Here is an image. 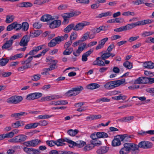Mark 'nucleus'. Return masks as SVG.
Masks as SVG:
<instances>
[{
  "instance_id": "obj_1",
  "label": "nucleus",
  "mask_w": 154,
  "mask_h": 154,
  "mask_svg": "<svg viewBox=\"0 0 154 154\" xmlns=\"http://www.w3.org/2000/svg\"><path fill=\"white\" fill-rule=\"evenodd\" d=\"M125 79L110 81L106 83L104 85V88L107 90H111L118 87L124 83L125 82Z\"/></svg>"
},
{
  "instance_id": "obj_2",
  "label": "nucleus",
  "mask_w": 154,
  "mask_h": 154,
  "mask_svg": "<svg viewBox=\"0 0 154 154\" xmlns=\"http://www.w3.org/2000/svg\"><path fill=\"white\" fill-rule=\"evenodd\" d=\"M23 100L22 97L20 96L14 95L8 98L6 102L9 104H16L20 103Z\"/></svg>"
},
{
  "instance_id": "obj_3",
  "label": "nucleus",
  "mask_w": 154,
  "mask_h": 154,
  "mask_svg": "<svg viewBox=\"0 0 154 154\" xmlns=\"http://www.w3.org/2000/svg\"><path fill=\"white\" fill-rule=\"evenodd\" d=\"M83 89V88L82 86L73 88L66 92L65 94V95L68 97L75 96L79 93V92L78 93V92L82 91Z\"/></svg>"
},
{
  "instance_id": "obj_4",
  "label": "nucleus",
  "mask_w": 154,
  "mask_h": 154,
  "mask_svg": "<svg viewBox=\"0 0 154 154\" xmlns=\"http://www.w3.org/2000/svg\"><path fill=\"white\" fill-rule=\"evenodd\" d=\"M80 14L79 11H75L63 14L62 17L64 22H66L68 20V18L73 17L76 16Z\"/></svg>"
},
{
  "instance_id": "obj_5",
  "label": "nucleus",
  "mask_w": 154,
  "mask_h": 154,
  "mask_svg": "<svg viewBox=\"0 0 154 154\" xmlns=\"http://www.w3.org/2000/svg\"><path fill=\"white\" fill-rule=\"evenodd\" d=\"M138 147L144 149H148L152 148L153 146V144L150 141H142L140 142L138 144Z\"/></svg>"
},
{
  "instance_id": "obj_6",
  "label": "nucleus",
  "mask_w": 154,
  "mask_h": 154,
  "mask_svg": "<svg viewBox=\"0 0 154 154\" xmlns=\"http://www.w3.org/2000/svg\"><path fill=\"white\" fill-rule=\"evenodd\" d=\"M90 23L86 21L79 23L75 25L74 24L73 30L75 31H80L82 30L84 27L86 26L89 25Z\"/></svg>"
},
{
  "instance_id": "obj_7",
  "label": "nucleus",
  "mask_w": 154,
  "mask_h": 154,
  "mask_svg": "<svg viewBox=\"0 0 154 154\" xmlns=\"http://www.w3.org/2000/svg\"><path fill=\"white\" fill-rule=\"evenodd\" d=\"M86 44L85 43H83L81 44L79 46L78 49L76 51H74L73 52V55L76 57L78 56L80 53L85 48Z\"/></svg>"
},
{
  "instance_id": "obj_8",
  "label": "nucleus",
  "mask_w": 154,
  "mask_h": 154,
  "mask_svg": "<svg viewBox=\"0 0 154 154\" xmlns=\"http://www.w3.org/2000/svg\"><path fill=\"white\" fill-rule=\"evenodd\" d=\"M30 40L29 36L27 35L24 36L19 43L20 46L26 47L28 45V43Z\"/></svg>"
},
{
  "instance_id": "obj_9",
  "label": "nucleus",
  "mask_w": 154,
  "mask_h": 154,
  "mask_svg": "<svg viewBox=\"0 0 154 154\" xmlns=\"http://www.w3.org/2000/svg\"><path fill=\"white\" fill-rule=\"evenodd\" d=\"M23 151L28 154H39L40 152L38 149L33 148H28L25 147L23 148Z\"/></svg>"
},
{
  "instance_id": "obj_10",
  "label": "nucleus",
  "mask_w": 154,
  "mask_h": 154,
  "mask_svg": "<svg viewBox=\"0 0 154 154\" xmlns=\"http://www.w3.org/2000/svg\"><path fill=\"white\" fill-rule=\"evenodd\" d=\"M122 139L120 135L116 136L112 141V145L113 146H116L120 145L121 144V142Z\"/></svg>"
},
{
  "instance_id": "obj_11",
  "label": "nucleus",
  "mask_w": 154,
  "mask_h": 154,
  "mask_svg": "<svg viewBox=\"0 0 154 154\" xmlns=\"http://www.w3.org/2000/svg\"><path fill=\"white\" fill-rule=\"evenodd\" d=\"M61 24V21L59 20L53 21L49 24V27L51 29H54L60 26Z\"/></svg>"
},
{
  "instance_id": "obj_12",
  "label": "nucleus",
  "mask_w": 154,
  "mask_h": 154,
  "mask_svg": "<svg viewBox=\"0 0 154 154\" xmlns=\"http://www.w3.org/2000/svg\"><path fill=\"white\" fill-rule=\"evenodd\" d=\"M147 79V77H139L134 81V84H146L147 83L146 80Z\"/></svg>"
},
{
  "instance_id": "obj_13",
  "label": "nucleus",
  "mask_w": 154,
  "mask_h": 154,
  "mask_svg": "<svg viewBox=\"0 0 154 154\" xmlns=\"http://www.w3.org/2000/svg\"><path fill=\"white\" fill-rule=\"evenodd\" d=\"M44 45H41L38 46L34 47L33 50L30 51L29 53L30 55H33L36 54L38 51L43 48V47H44Z\"/></svg>"
},
{
  "instance_id": "obj_14",
  "label": "nucleus",
  "mask_w": 154,
  "mask_h": 154,
  "mask_svg": "<svg viewBox=\"0 0 154 154\" xmlns=\"http://www.w3.org/2000/svg\"><path fill=\"white\" fill-rule=\"evenodd\" d=\"M108 40V38L107 37L105 38L101 39L98 43V45H97L95 48L96 50L100 49L103 48L105 43Z\"/></svg>"
},
{
  "instance_id": "obj_15",
  "label": "nucleus",
  "mask_w": 154,
  "mask_h": 154,
  "mask_svg": "<svg viewBox=\"0 0 154 154\" xmlns=\"http://www.w3.org/2000/svg\"><path fill=\"white\" fill-rule=\"evenodd\" d=\"M17 143H20L25 141L27 136L24 134H20L15 136Z\"/></svg>"
},
{
  "instance_id": "obj_16",
  "label": "nucleus",
  "mask_w": 154,
  "mask_h": 154,
  "mask_svg": "<svg viewBox=\"0 0 154 154\" xmlns=\"http://www.w3.org/2000/svg\"><path fill=\"white\" fill-rule=\"evenodd\" d=\"M93 51V50L90 49L85 53L83 54L82 56V60L83 62L86 61L88 60V57L89 56Z\"/></svg>"
},
{
  "instance_id": "obj_17",
  "label": "nucleus",
  "mask_w": 154,
  "mask_h": 154,
  "mask_svg": "<svg viewBox=\"0 0 154 154\" xmlns=\"http://www.w3.org/2000/svg\"><path fill=\"white\" fill-rule=\"evenodd\" d=\"M54 18L52 17V16L49 14H45L43 15L41 18L40 20L43 22L50 21L54 20Z\"/></svg>"
},
{
  "instance_id": "obj_18",
  "label": "nucleus",
  "mask_w": 154,
  "mask_h": 154,
  "mask_svg": "<svg viewBox=\"0 0 154 154\" xmlns=\"http://www.w3.org/2000/svg\"><path fill=\"white\" fill-rule=\"evenodd\" d=\"M13 43V40L10 39L8 41H7L2 46V50H4L10 48L12 45Z\"/></svg>"
},
{
  "instance_id": "obj_19",
  "label": "nucleus",
  "mask_w": 154,
  "mask_h": 154,
  "mask_svg": "<svg viewBox=\"0 0 154 154\" xmlns=\"http://www.w3.org/2000/svg\"><path fill=\"white\" fill-rule=\"evenodd\" d=\"M138 26L137 21L135 23H133L131 24H129L126 25L124 26L125 30L126 31L131 29L134 27L136 26Z\"/></svg>"
},
{
  "instance_id": "obj_20",
  "label": "nucleus",
  "mask_w": 154,
  "mask_h": 154,
  "mask_svg": "<svg viewBox=\"0 0 154 154\" xmlns=\"http://www.w3.org/2000/svg\"><path fill=\"white\" fill-rule=\"evenodd\" d=\"M143 65L146 68L152 69L154 68V63L151 61L146 62L143 63Z\"/></svg>"
},
{
  "instance_id": "obj_21",
  "label": "nucleus",
  "mask_w": 154,
  "mask_h": 154,
  "mask_svg": "<svg viewBox=\"0 0 154 154\" xmlns=\"http://www.w3.org/2000/svg\"><path fill=\"white\" fill-rule=\"evenodd\" d=\"M108 149V148L106 146H101L97 150V152L98 154H103L107 152Z\"/></svg>"
},
{
  "instance_id": "obj_22",
  "label": "nucleus",
  "mask_w": 154,
  "mask_h": 154,
  "mask_svg": "<svg viewBox=\"0 0 154 154\" xmlns=\"http://www.w3.org/2000/svg\"><path fill=\"white\" fill-rule=\"evenodd\" d=\"M154 22L152 20L147 19L137 21L138 26L150 24Z\"/></svg>"
},
{
  "instance_id": "obj_23",
  "label": "nucleus",
  "mask_w": 154,
  "mask_h": 154,
  "mask_svg": "<svg viewBox=\"0 0 154 154\" xmlns=\"http://www.w3.org/2000/svg\"><path fill=\"white\" fill-rule=\"evenodd\" d=\"M24 125V122L22 121H17L16 122L11 124L12 126L14 128H17L20 126H23Z\"/></svg>"
},
{
  "instance_id": "obj_24",
  "label": "nucleus",
  "mask_w": 154,
  "mask_h": 154,
  "mask_svg": "<svg viewBox=\"0 0 154 154\" xmlns=\"http://www.w3.org/2000/svg\"><path fill=\"white\" fill-rule=\"evenodd\" d=\"M101 117L100 115H91L86 118L87 120H92L100 119Z\"/></svg>"
},
{
  "instance_id": "obj_25",
  "label": "nucleus",
  "mask_w": 154,
  "mask_h": 154,
  "mask_svg": "<svg viewBox=\"0 0 154 154\" xmlns=\"http://www.w3.org/2000/svg\"><path fill=\"white\" fill-rule=\"evenodd\" d=\"M101 55L100 57V59L105 60L106 59L109 57V52H106L105 51H102L100 52Z\"/></svg>"
},
{
  "instance_id": "obj_26",
  "label": "nucleus",
  "mask_w": 154,
  "mask_h": 154,
  "mask_svg": "<svg viewBox=\"0 0 154 154\" xmlns=\"http://www.w3.org/2000/svg\"><path fill=\"white\" fill-rule=\"evenodd\" d=\"M41 33L40 31L39 30H32L30 32L29 36L33 38L38 36Z\"/></svg>"
},
{
  "instance_id": "obj_27",
  "label": "nucleus",
  "mask_w": 154,
  "mask_h": 154,
  "mask_svg": "<svg viewBox=\"0 0 154 154\" xmlns=\"http://www.w3.org/2000/svg\"><path fill=\"white\" fill-rule=\"evenodd\" d=\"M134 118L133 116H128L122 117L119 119V121L121 122H128L133 119Z\"/></svg>"
},
{
  "instance_id": "obj_28",
  "label": "nucleus",
  "mask_w": 154,
  "mask_h": 154,
  "mask_svg": "<svg viewBox=\"0 0 154 154\" xmlns=\"http://www.w3.org/2000/svg\"><path fill=\"white\" fill-rule=\"evenodd\" d=\"M122 141L124 143L126 141H130L131 140V137L129 136L127 134H124L120 135Z\"/></svg>"
},
{
  "instance_id": "obj_29",
  "label": "nucleus",
  "mask_w": 154,
  "mask_h": 154,
  "mask_svg": "<svg viewBox=\"0 0 154 154\" xmlns=\"http://www.w3.org/2000/svg\"><path fill=\"white\" fill-rule=\"evenodd\" d=\"M100 87V85L97 83H91L87 86V88L90 89H94Z\"/></svg>"
},
{
  "instance_id": "obj_30",
  "label": "nucleus",
  "mask_w": 154,
  "mask_h": 154,
  "mask_svg": "<svg viewBox=\"0 0 154 154\" xmlns=\"http://www.w3.org/2000/svg\"><path fill=\"white\" fill-rule=\"evenodd\" d=\"M112 14V13L109 11H107L106 12L102 13L96 16V18H101L103 17H106L108 16H110Z\"/></svg>"
},
{
  "instance_id": "obj_31",
  "label": "nucleus",
  "mask_w": 154,
  "mask_h": 154,
  "mask_svg": "<svg viewBox=\"0 0 154 154\" xmlns=\"http://www.w3.org/2000/svg\"><path fill=\"white\" fill-rule=\"evenodd\" d=\"M23 54H18L14 56H11L9 58V60H13L17 59L18 58H21L23 57Z\"/></svg>"
},
{
  "instance_id": "obj_32",
  "label": "nucleus",
  "mask_w": 154,
  "mask_h": 154,
  "mask_svg": "<svg viewBox=\"0 0 154 154\" xmlns=\"http://www.w3.org/2000/svg\"><path fill=\"white\" fill-rule=\"evenodd\" d=\"M29 142L30 143L31 146L35 147L41 143V141L38 139H35L30 140Z\"/></svg>"
},
{
  "instance_id": "obj_33",
  "label": "nucleus",
  "mask_w": 154,
  "mask_h": 154,
  "mask_svg": "<svg viewBox=\"0 0 154 154\" xmlns=\"http://www.w3.org/2000/svg\"><path fill=\"white\" fill-rule=\"evenodd\" d=\"M96 135L97 137L99 138H105L108 137V135L106 133L103 132H98L96 133Z\"/></svg>"
},
{
  "instance_id": "obj_34",
  "label": "nucleus",
  "mask_w": 154,
  "mask_h": 154,
  "mask_svg": "<svg viewBox=\"0 0 154 154\" xmlns=\"http://www.w3.org/2000/svg\"><path fill=\"white\" fill-rule=\"evenodd\" d=\"M74 23H71L68 25L64 30V32L66 33L70 32L72 29L73 30Z\"/></svg>"
},
{
  "instance_id": "obj_35",
  "label": "nucleus",
  "mask_w": 154,
  "mask_h": 154,
  "mask_svg": "<svg viewBox=\"0 0 154 154\" xmlns=\"http://www.w3.org/2000/svg\"><path fill=\"white\" fill-rule=\"evenodd\" d=\"M94 147V145L91 143L88 144L85 146L83 148V150L85 152L89 151L92 149Z\"/></svg>"
},
{
  "instance_id": "obj_36",
  "label": "nucleus",
  "mask_w": 154,
  "mask_h": 154,
  "mask_svg": "<svg viewBox=\"0 0 154 154\" xmlns=\"http://www.w3.org/2000/svg\"><path fill=\"white\" fill-rule=\"evenodd\" d=\"M55 144L57 146H62L65 145L66 144L64 143L63 139L62 138L59 139L55 140Z\"/></svg>"
},
{
  "instance_id": "obj_37",
  "label": "nucleus",
  "mask_w": 154,
  "mask_h": 154,
  "mask_svg": "<svg viewBox=\"0 0 154 154\" xmlns=\"http://www.w3.org/2000/svg\"><path fill=\"white\" fill-rule=\"evenodd\" d=\"M14 17L13 15H7L6 17L5 22L7 23H10L12 22L14 19Z\"/></svg>"
},
{
  "instance_id": "obj_38",
  "label": "nucleus",
  "mask_w": 154,
  "mask_h": 154,
  "mask_svg": "<svg viewBox=\"0 0 154 154\" xmlns=\"http://www.w3.org/2000/svg\"><path fill=\"white\" fill-rule=\"evenodd\" d=\"M86 144V143L82 140H79L75 142V146L82 147Z\"/></svg>"
},
{
  "instance_id": "obj_39",
  "label": "nucleus",
  "mask_w": 154,
  "mask_h": 154,
  "mask_svg": "<svg viewBox=\"0 0 154 154\" xmlns=\"http://www.w3.org/2000/svg\"><path fill=\"white\" fill-rule=\"evenodd\" d=\"M147 0H137L131 2L134 5H139L141 4H144L145 2H147Z\"/></svg>"
},
{
  "instance_id": "obj_40",
  "label": "nucleus",
  "mask_w": 154,
  "mask_h": 154,
  "mask_svg": "<svg viewBox=\"0 0 154 154\" xmlns=\"http://www.w3.org/2000/svg\"><path fill=\"white\" fill-rule=\"evenodd\" d=\"M79 132V130L77 129L73 130H69L67 132L68 134L71 136H74L77 134Z\"/></svg>"
},
{
  "instance_id": "obj_41",
  "label": "nucleus",
  "mask_w": 154,
  "mask_h": 154,
  "mask_svg": "<svg viewBox=\"0 0 154 154\" xmlns=\"http://www.w3.org/2000/svg\"><path fill=\"white\" fill-rule=\"evenodd\" d=\"M138 145H136L134 143H131V147L130 148V151H132V153L133 154H135V153L134 152L135 151L137 150L138 149Z\"/></svg>"
},
{
  "instance_id": "obj_42",
  "label": "nucleus",
  "mask_w": 154,
  "mask_h": 154,
  "mask_svg": "<svg viewBox=\"0 0 154 154\" xmlns=\"http://www.w3.org/2000/svg\"><path fill=\"white\" fill-rule=\"evenodd\" d=\"M78 37V34L77 32H72L70 36V40L71 41L76 40Z\"/></svg>"
},
{
  "instance_id": "obj_43",
  "label": "nucleus",
  "mask_w": 154,
  "mask_h": 154,
  "mask_svg": "<svg viewBox=\"0 0 154 154\" xmlns=\"http://www.w3.org/2000/svg\"><path fill=\"white\" fill-rule=\"evenodd\" d=\"M90 143L93 145L94 146H97L100 145L102 143L101 142L97 139L94 140H91Z\"/></svg>"
},
{
  "instance_id": "obj_44",
  "label": "nucleus",
  "mask_w": 154,
  "mask_h": 154,
  "mask_svg": "<svg viewBox=\"0 0 154 154\" xmlns=\"http://www.w3.org/2000/svg\"><path fill=\"white\" fill-rule=\"evenodd\" d=\"M123 65L125 67L129 69H131L133 67L132 63L128 61L124 62Z\"/></svg>"
},
{
  "instance_id": "obj_45",
  "label": "nucleus",
  "mask_w": 154,
  "mask_h": 154,
  "mask_svg": "<svg viewBox=\"0 0 154 154\" xmlns=\"http://www.w3.org/2000/svg\"><path fill=\"white\" fill-rule=\"evenodd\" d=\"M14 29L16 30H19L22 28V25L18 23L17 22H15L13 23Z\"/></svg>"
},
{
  "instance_id": "obj_46",
  "label": "nucleus",
  "mask_w": 154,
  "mask_h": 154,
  "mask_svg": "<svg viewBox=\"0 0 154 154\" xmlns=\"http://www.w3.org/2000/svg\"><path fill=\"white\" fill-rule=\"evenodd\" d=\"M8 61L9 59L7 58H2L0 60V65L2 66H5Z\"/></svg>"
},
{
  "instance_id": "obj_47",
  "label": "nucleus",
  "mask_w": 154,
  "mask_h": 154,
  "mask_svg": "<svg viewBox=\"0 0 154 154\" xmlns=\"http://www.w3.org/2000/svg\"><path fill=\"white\" fill-rule=\"evenodd\" d=\"M41 75L39 74L34 75L31 76V79L32 81H36L39 80L41 77Z\"/></svg>"
},
{
  "instance_id": "obj_48",
  "label": "nucleus",
  "mask_w": 154,
  "mask_h": 154,
  "mask_svg": "<svg viewBox=\"0 0 154 154\" xmlns=\"http://www.w3.org/2000/svg\"><path fill=\"white\" fill-rule=\"evenodd\" d=\"M154 34V31H145L142 33V35L145 37L150 36Z\"/></svg>"
},
{
  "instance_id": "obj_49",
  "label": "nucleus",
  "mask_w": 154,
  "mask_h": 154,
  "mask_svg": "<svg viewBox=\"0 0 154 154\" xmlns=\"http://www.w3.org/2000/svg\"><path fill=\"white\" fill-rule=\"evenodd\" d=\"M110 101V100L106 97H102L97 100L96 102L97 103H100L101 101L103 102H109Z\"/></svg>"
},
{
  "instance_id": "obj_50",
  "label": "nucleus",
  "mask_w": 154,
  "mask_h": 154,
  "mask_svg": "<svg viewBox=\"0 0 154 154\" xmlns=\"http://www.w3.org/2000/svg\"><path fill=\"white\" fill-rule=\"evenodd\" d=\"M89 34L90 32H87L84 34L83 35L81 39L80 40L82 42L85 41L88 39V37H89Z\"/></svg>"
},
{
  "instance_id": "obj_51",
  "label": "nucleus",
  "mask_w": 154,
  "mask_h": 154,
  "mask_svg": "<svg viewBox=\"0 0 154 154\" xmlns=\"http://www.w3.org/2000/svg\"><path fill=\"white\" fill-rule=\"evenodd\" d=\"M53 116V115L50 116L48 115H40L38 116V118L39 119H48Z\"/></svg>"
},
{
  "instance_id": "obj_52",
  "label": "nucleus",
  "mask_w": 154,
  "mask_h": 154,
  "mask_svg": "<svg viewBox=\"0 0 154 154\" xmlns=\"http://www.w3.org/2000/svg\"><path fill=\"white\" fill-rule=\"evenodd\" d=\"M22 29L24 31H26L29 28V24L27 22H23L22 23Z\"/></svg>"
},
{
  "instance_id": "obj_53",
  "label": "nucleus",
  "mask_w": 154,
  "mask_h": 154,
  "mask_svg": "<svg viewBox=\"0 0 154 154\" xmlns=\"http://www.w3.org/2000/svg\"><path fill=\"white\" fill-rule=\"evenodd\" d=\"M135 15V14L134 12L130 11L125 12L122 13V15L124 16H128L130 15L134 16Z\"/></svg>"
},
{
  "instance_id": "obj_54",
  "label": "nucleus",
  "mask_w": 154,
  "mask_h": 154,
  "mask_svg": "<svg viewBox=\"0 0 154 154\" xmlns=\"http://www.w3.org/2000/svg\"><path fill=\"white\" fill-rule=\"evenodd\" d=\"M76 2L78 3L86 5L89 4L90 1L89 0H76Z\"/></svg>"
},
{
  "instance_id": "obj_55",
  "label": "nucleus",
  "mask_w": 154,
  "mask_h": 154,
  "mask_svg": "<svg viewBox=\"0 0 154 154\" xmlns=\"http://www.w3.org/2000/svg\"><path fill=\"white\" fill-rule=\"evenodd\" d=\"M26 99L29 100H32L35 99L33 93L28 94L26 97Z\"/></svg>"
},
{
  "instance_id": "obj_56",
  "label": "nucleus",
  "mask_w": 154,
  "mask_h": 154,
  "mask_svg": "<svg viewBox=\"0 0 154 154\" xmlns=\"http://www.w3.org/2000/svg\"><path fill=\"white\" fill-rule=\"evenodd\" d=\"M52 62V64L50 66V68L52 70L55 69L56 67V64L58 61L56 60H53L51 61Z\"/></svg>"
},
{
  "instance_id": "obj_57",
  "label": "nucleus",
  "mask_w": 154,
  "mask_h": 154,
  "mask_svg": "<svg viewBox=\"0 0 154 154\" xmlns=\"http://www.w3.org/2000/svg\"><path fill=\"white\" fill-rule=\"evenodd\" d=\"M30 67V66L25 65V66L19 67L17 68V70L19 71H22Z\"/></svg>"
},
{
  "instance_id": "obj_58",
  "label": "nucleus",
  "mask_w": 154,
  "mask_h": 154,
  "mask_svg": "<svg viewBox=\"0 0 154 154\" xmlns=\"http://www.w3.org/2000/svg\"><path fill=\"white\" fill-rule=\"evenodd\" d=\"M56 45L57 43H56L55 41L53 38L48 43V46L50 47H52L55 46Z\"/></svg>"
},
{
  "instance_id": "obj_59",
  "label": "nucleus",
  "mask_w": 154,
  "mask_h": 154,
  "mask_svg": "<svg viewBox=\"0 0 154 154\" xmlns=\"http://www.w3.org/2000/svg\"><path fill=\"white\" fill-rule=\"evenodd\" d=\"M46 143L50 146H53L56 145L55 140H47L46 141Z\"/></svg>"
},
{
  "instance_id": "obj_60",
  "label": "nucleus",
  "mask_w": 154,
  "mask_h": 154,
  "mask_svg": "<svg viewBox=\"0 0 154 154\" xmlns=\"http://www.w3.org/2000/svg\"><path fill=\"white\" fill-rule=\"evenodd\" d=\"M129 152V151L124 146L121 149L119 152L120 154H126L128 153Z\"/></svg>"
},
{
  "instance_id": "obj_61",
  "label": "nucleus",
  "mask_w": 154,
  "mask_h": 154,
  "mask_svg": "<svg viewBox=\"0 0 154 154\" xmlns=\"http://www.w3.org/2000/svg\"><path fill=\"white\" fill-rule=\"evenodd\" d=\"M5 138H11L14 137V134L11 131L4 134Z\"/></svg>"
},
{
  "instance_id": "obj_62",
  "label": "nucleus",
  "mask_w": 154,
  "mask_h": 154,
  "mask_svg": "<svg viewBox=\"0 0 154 154\" xmlns=\"http://www.w3.org/2000/svg\"><path fill=\"white\" fill-rule=\"evenodd\" d=\"M48 101L51 100H52L57 99L58 97L57 96L53 95L47 96Z\"/></svg>"
},
{
  "instance_id": "obj_63",
  "label": "nucleus",
  "mask_w": 154,
  "mask_h": 154,
  "mask_svg": "<svg viewBox=\"0 0 154 154\" xmlns=\"http://www.w3.org/2000/svg\"><path fill=\"white\" fill-rule=\"evenodd\" d=\"M33 27L37 29H39L42 26V25L39 22H35L33 24Z\"/></svg>"
},
{
  "instance_id": "obj_64",
  "label": "nucleus",
  "mask_w": 154,
  "mask_h": 154,
  "mask_svg": "<svg viewBox=\"0 0 154 154\" xmlns=\"http://www.w3.org/2000/svg\"><path fill=\"white\" fill-rule=\"evenodd\" d=\"M33 57H34L33 56H30L25 60V62H26V65L30 66H31V65L30 64V63L32 60Z\"/></svg>"
}]
</instances>
